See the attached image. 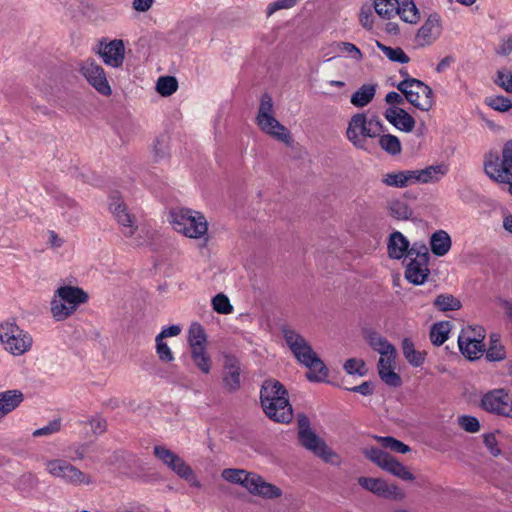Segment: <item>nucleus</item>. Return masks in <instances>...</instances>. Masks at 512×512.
Listing matches in <instances>:
<instances>
[{"label":"nucleus","instance_id":"nucleus-1","mask_svg":"<svg viewBox=\"0 0 512 512\" xmlns=\"http://www.w3.org/2000/svg\"><path fill=\"white\" fill-rule=\"evenodd\" d=\"M283 336L296 359L308 368L307 379L310 382H325L329 373L328 368L305 338L290 328L283 329Z\"/></svg>","mask_w":512,"mask_h":512},{"label":"nucleus","instance_id":"nucleus-2","mask_svg":"<svg viewBox=\"0 0 512 512\" xmlns=\"http://www.w3.org/2000/svg\"><path fill=\"white\" fill-rule=\"evenodd\" d=\"M283 336L296 359L308 368L307 379L310 382H325L329 373L328 368L305 338L290 328L283 329Z\"/></svg>","mask_w":512,"mask_h":512},{"label":"nucleus","instance_id":"nucleus-3","mask_svg":"<svg viewBox=\"0 0 512 512\" xmlns=\"http://www.w3.org/2000/svg\"><path fill=\"white\" fill-rule=\"evenodd\" d=\"M260 400L263 411L271 420L289 423L293 410L287 397V390L277 380H266L261 388Z\"/></svg>","mask_w":512,"mask_h":512},{"label":"nucleus","instance_id":"nucleus-4","mask_svg":"<svg viewBox=\"0 0 512 512\" xmlns=\"http://www.w3.org/2000/svg\"><path fill=\"white\" fill-rule=\"evenodd\" d=\"M384 131V126L377 116L368 117L366 113L359 112L351 116L345 136L356 148L365 152H372L368 139L377 138Z\"/></svg>","mask_w":512,"mask_h":512},{"label":"nucleus","instance_id":"nucleus-5","mask_svg":"<svg viewBox=\"0 0 512 512\" xmlns=\"http://www.w3.org/2000/svg\"><path fill=\"white\" fill-rule=\"evenodd\" d=\"M446 173L445 165H431L424 169L388 172L382 176V182L389 187L405 188L414 184L437 182Z\"/></svg>","mask_w":512,"mask_h":512},{"label":"nucleus","instance_id":"nucleus-6","mask_svg":"<svg viewBox=\"0 0 512 512\" xmlns=\"http://www.w3.org/2000/svg\"><path fill=\"white\" fill-rule=\"evenodd\" d=\"M255 122L258 128L271 138L287 146L293 144L290 131L274 115V103L270 95L263 94L261 96Z\"/></svg>","mask_w":512,"mask_h":512},{"label":"nucleus","instance_id":"nucleus-7","mask_svg":"<svg viewBox=\"0 0 512 512\" xmlns=\"http://www.w3.org/2000/svg\"><path fill=\"white\" fill-rule=\"evenodd\" d=\"M87 300L88 295L83 289L71 285L60 286L54 291L50 301L51 315L56 321H63Z\"/></svg>","mask_w":512,"mask_h":512},{"label":"nucleus","instance_id":"nucleus-8","mask_svg":"<svg viewBox=\"0 0 512 512\" xmlns=\"http://www.w3.org/2000/svg\"><path fill=\"white\" fill-rule=\"evenodd\" d=\"M221 477L227 482L243 486L251 494L262 498L272 499L281 496V490L278 487L244 469L226 468L222 471Z\"/></svg>","mask_w":512,"mask_h":512},{"label":"nucleus","instance_id":"nucleus-9","mask_svg":"<svg viewBox=\"0 0 512 512\" xmlns=\"http://www.w3.org/2000/svg\"><path fill=\"white\" fill-rule=\"evenodd\" d=\"M173 228L186 237L201 239L206 236L208 223L206 218L197 211L177 208L170 212Z\"/></svg>","mask_w":512,"mask_h":512},{"label":"nucleus","instance_id":"nucleus-10","mask_svg":"<svg viewBox=\"0 0 512 512\" xmlns=\"http://www.w3.org/2000/svg\"><path fill=\"white\" fill-rule=\"evenodd\" d=\"M45 471L52 477L58 478L66 484L73 486L89 485L91 478L62 458L43 459Z\"/></svg>","mask_w":512,"mask_h":512},{"label":"nucleus","instance_id":"nucleus-11","mask_svg":"<svg viewBox=\"0 0 512 512\" xmlns=\"http://www.w3.org/2000/svg\"><path fill=\"white\" fill-rule=\"evenodd\" d=\"M405 99L421 111H429L434 104L432 89L421 80L406 78L397 84Z\"/></svg>","mask_w":512,"mask_h":512},{"label":"nucleus","instance_id":"nucleus-12","mask_svg":"<svg viewBox=\"0 0 512 512\" xmlns=\"http://www.w3.org/2000/svg\"><path fill=\"white\" fill-rule=\"evenodd\" d=\"M0 342L13 355H22L32 346L31 336L15 323H0Z\"/></svg>","mask_w":512,"mask_h":512},{"label":"nucleus","instance_id":"nucleus-13","mask_svg":"<svg viewBox=\"0 0 512 512\" xmlns=\"http://www.w3.org/2000/svg\"><path fill=\"white\" fill-rule=\"evenodd\" d=\"M484 338L485 331L481 326L463 329L458 337V346L463 356L469 360L479 359L485 352Z\"/></svg>","mask_w":512,"mask_h":512},{"label":"nucleus","instance_id":"nucleus-14","mask_svg":"<svg viewBox=\"0 0 512 512\" xmlns=\"http://www.w3.org/2000/svg\"><path fill=\"white\" fill-rule=\"evenodd\" d=\"M363 453L369 460L392 475L405 481L414 480V475L408 468L387 452L376 447H370L365 448Z\"/></svg>","mask_w":512,"mask_h":512},{"label":"nucleus","instance_id":"nucleus-15","mask_svg":"<svg viewBox=\"0 0 512 512\" xmlns=\"http://www.w3.org/2000/svg\"><path fill=\"white\" fill-rule=\"evenodd\" d=\"M481 407L489 413L512 419V397L505 389H494L484 394Z\"/></svg>","mask_w":512,"mask_h":512},{"label":"nucleus","instance_id":"nucleus-16","mask_svg":"<svg viewBox=\"0 0 512 512\" xmlns=\"http://www.w3.org/2000/svg\"><path fill=\"white\" fill-rule=\"evenodd\" d=\"M486 174L495 181L512 180V141L507 142L502 150V158L489 159L485 162Z\"/></svg>","mask_w":512,"mask_h":512},{"label":"nucleus","instance_id":"nucleus-17","mask_svg":"<svg viewBox=\"0 0 512 512\" xmlns=\"http://www.w3.org/2000/svg\"><path fill=\"white\" fill-rule=\"evenodd\" d=\"M299 441L303 447L313 452L324 462L335 466H339L341 464L340 456L331 448H329L326 443L312 430L303 431L302 434L299 435Z\"/></svg>","mask_w":512,"mask_h":512},{"label":"nucleus","instance_id":"nucleus-18","mask_svg":"<svg viewBox=\"0 0 512 512\" xmlns=\"http://www.w3.org/2000/svg\"><path fill=\"white\" fill-rule=\"evenodd\" d=\"M443 20L437 12L430 13L414 36L418 47H427L434 44L442 35Z\"/></svg>","mask_w":512,"mask_h":512},{"label":"nucleus","instance_id":"nucleus-19","mask_svg":"<svg viewBox=\"0 0 512 512\" xmlns=\"http://www.w3.org/2000/svg\"><path fill=\"white\" fill-rule=\"evenodd\" d=\"M80 73L87 82L101 95L110 96L111 86L107 80L104 69L92 59H87L80 64Z\"/></svg>","mask_w":512,"mask_h":512},{"label":"nucleus","instance_id":"nucleus-20","mask_svg":"<svg viewBox=\"0 0 512 512\" xmlns=\"http://www.w3.org/2000/svg\"><path fill=\"white\" fill-rule=\"evenodd\" d=\"M109 209L120 225L122 233L126 237H132L138 230L136 218L128 212L127 206L122 199L118 196L111 197Z\"/></svg>","mask_w":512,"mask_h":512},{"label":"nucleus","instance_id":"nucleus-21","mask_svg":"<svg viewBox=\"0 0 512 512\" xmlns=\"http://www.w3.org/2000/svg\"><path fill=\"white\" fill-rule=\"evenodd\" d=\"M99 54L104 63L113 68H118L123 64L125 58V47L122 40H112L109 43L101 44Z\"/></svg>","mask_w":512,"mask_h":512},{"label":"nucleus","instance_id":"nucleus-22","mask_svg":"<svg viewBox=\"0 0 512 512\" xmlns=\"http://www.w3.org/2000/svg\"><path fill=\"white\" fill-rule=\"evenodd\" d=\"M385 119L392 124L396 129L409 133L415 127L414 118L404 109L398 106H392L385 110Z\"/></svg>","mask_w":512,"mask_h":512},{"label":"nucleus","instance_id":"nucleus-23","mask_svg":"<svg viewBox=\"0 0 512 512\" xmlns=\"http://www.w3.org/2000/svg\"><path fill=\"white\" fill-rule=\"evenodd\" d=\"M396 353L379 358L377 369L380 379L390 387H399L402 383L401 377L395 369Z\"/></svg>","mask_w":512,"mask_h":512},{"label":"nucleus","instance_id":"nucleus-24","mask_svg":"<svg viewBox=\"0 0 512 512\" xmlns=\"http://www.w3.org/2000/svg\"><path fill=\"white\" fill-rule=\"evenodd\" d=\"M223 382L230 391H236L241 386V368L237 358L231 355L224 356Z\"/></svg>","mask_w":512,"mask_h":512},{"label":"nucleus","instance_id":"nucleus-25","mask_svg":"<svg viewBox=\"0 0 512 512\" xmlns=\"http://www.w3.org/2000/svg\"><path fill=\"white\" fill-rule=\"evenodd\" d=\"M410 247L409 240L399 231L390 234L387 244L388 255L392 259H402L407 256Z\"/></svg>","mask_w":512,"mask_h":512},{"label":"nucleus","instance_id":"nucleus-26","mask_svg":"<svg viewBox=\"0 0 512 512\" xmlns=\"http://www.w3.org/2000/svg\"><path fill=\"white\" fill-rule=\"evenodd\" d=\"M430 274L427 263L410 259L405 270V278L414 285H422Z\"/></svg>","mask_w":512,"mask_h":512},{"label":"nucleus","instance_id":"nucleus-27","mask_svg":"<svg viewBox=\"0 0 512 512\" xmlns=\"http://www.w3.org/2000/svg\"><path fill=\"white\" fill-rule=\"evenodd\" d=\"M23 401V393L19 390L0 392V419L16 409Z\"/></svg>","mask_w":512,"mask_h":512},{"label":"nucleus","instance_id":"nucleus-28","mask_svg":"<svg viewBox=\"0 0 512 512\" xmlns=\"http://www.w3.org/2000/svg\"><path fill=\"white\" fill-rule=\"evenodd\" d=\"M375 94V84H363L351 95L350 102L357 108H363L374 99Z\"/></svg>","mask_w":512,"mask_h":512},{"label":"nucleus","instance_id":"nucleus-29","mask_svg":"<svg viewBox=\"0 0 512 512\" xmlns=\"http://www.w3.org/2000/svg\"><path fill=\"white\" fill-rule=\"evenodd\" d=\"M430 246L434 255L444 256L451 248V238L444 230L436 231L430 238Z\"/></svg>","mask_w":512,"mask_h":512},{"label":"nucleus","instance_id":"nucleus-30","mask_svg":"<svg viewBox=\"0 0 512 512\" xmlns=\"http://www.w3.org/2000/svg\"><path fill=\"white\" fill-rule=\"evenodd\" d=\"M189 353L195 367L203 374H209L212 368V359L208 353L207 346L189 349Z\"/></svg>","mask_w":512,"mask_h":512},{"label":"nucleus","instance_id":"nucleus-31","mask_svg":"<svg viewBox=\"0 0 512 512\" xmlns=\"http://www.w3.org/2000/svg\"><path fill=\"white\" fill-rule=\"evenodd\" d=\"M388 214L395 220H409L413 214L412 208L402 199H392L387 202Z\"/></svg>","mask_w":512,"mask_h":512},{"label":"nucleus","instance_id":"nucleus-32","mask_svg":"<svg viewBox=\"0 0 512 512\" xmlns=\"http://www.w3.org/2000/svg\"><path fill=\"white\" fill-rule=\"evenodd\" d=\"M402 352L405 359L413 367H419L425 361L426 353L415 349L414 343L409 338L403 339Z\"/></svg>","mask_w":512,"mask_h":512},{"label":"nucleus","instance_id":"nucleus-33","mask_svg":"<svg viewBox=\"0 0 512 512\" xmlns=\"http://www.w3.org/2000/svg\"><path fill=\"white\" fill-rule=\"evenodd\" d=\"M396 15H398L402 21L409 24H416L421 18L420 12L413 0H403L401 3L399 2Z\"/></svg>","mask_w":512,"mask_h":512},{"label":"nucleus","instance_id":"nucleus-34","mask_svg":"<svg viewBox=\"0 0 512 512\" xmlns=\"http://www.w3.org/2000/svg\"><path fill=\"white\" fill-rule=\"evenodd\" d=\"M368 343L373 350L380 354V357L396 353L395 347L380 334L373 332L368 336Z\"/></svg>","mask_w":512,"mask_h":512},{"label":"nucleus","instance_id":"nucleus-35","mask_svg":"<svg viewBox=\"0 0 512 512\" xmlns=\"http://www.w3.org/2000/svg\"><path fill=\"white\" fill-rule=\"evenodd\" d=\"M187 342L189 349L207 346V335L205 329L199 323H193L190 326Z\"/></svg>","mask_w":512,"mask_h":512},{"label":"nucleus","instance_id":"nucleus-36","mask_svg":"<svg viewBox=\"0 0 512 512\" xmlns=\"http://www.w3.org/2000/svg\"><path fill=\"white\" fill-rule=\"evenodd\" d=\"M451 324L449 321L435 323L430 330V340L435 346H441L450 333Z\"/></svg>","mask_w":512,"mask_h":512},{"label":"nucleus","instance_id":"nucleus-37","mask_svg":"<svg viewBox=\"0 0 512 512\" xmlns=\"http://www.w3.org/2000/svg\"><path fill=\"white\" fill-rule=\"evenodd\" d=\"M55 201L63 210V215H65L69 220L78 218L80 209L78 204L73 199L64 194H59L55 196Z\"/></svg>","mask_w":512,"mask_h":512},{"label":"nucleus","instance_id":"nucleus-38","mask_svg":"<svg viewBox=\"0 0 512 512\" xmlns=\"http://www.w3.org/2000/svg\"><path fill=\"white\" fill-rule=\"evenodd\" d=\"M378 137V144L386 153L392 156L401 153L402 146L397 136L392 134H380Z\"/></svg>","mask_w":512,"mask_h":512},{"label":"nucleus","instance_id":"nucleus-39","mask_svg":"<svg viewBox=\"0 0 512 512\" xmlns=\"http://www.w3.org/2000/svg\"><path fill=\"white\" fill-rule=\"evenodd\" d=\"M398 8V0H374V9L381 18L391 19L396 15Z\"/></svg>","mask_w":512,"mask_h":512},{"label":"nucleus","instance_id":"nucleus-40","mask_svg":"<svg viewBox=\"0 0 512 512\" xmlns=\"http://www.w3.org/2000/svg\"><path fill=\"white\" fill-rule=\"evenodd\" d=\"M434 306L443 312L456 311L461 308V302L450 294H440L434 300Z\"/></svg>","mask_w":512,"mask_h":512},{"label":"nucleus","instance_id":"nucleus-41","mask_svg":"<svg viewBox=\"0 0 512 512\" xmlns=\"http://www.w3.org/2000/svg\"><path fill=\"white\" fill-rule=\"evenodd\" d=\"M506 357L504 346L500 343L499 336L492 334L490 336V346L486 351L488 361H501Z\"/></svg>","mask_w":512,"mask_h":512},{"label":"nucleus","instance_id":"nucleus-42","mask_svg":"<svg viewBox=\"0 0 512 512\" xmlns=\"http://www.w3.org/2000/svg\"><path fill=\"white\" fill-rule=\"evenodd\" d=\"M377 47L381 52L390 60L393 62H398L401 64L408 63L409 57L404 52V50L400 47H390L386 46L381 42L376 43Z\"/></svg>","mask_w":512,"mask_h":512},{"label":"nucleus","instance_id":"nucleus-43","mask_svg":"<svg viewBox=\"0 0 512 512\" xmlns=\"http://www.w3.org/2000/svg\"><path fill=\"white\" fill-rule=\"evenodd\" d=\"M152 153L155 161H160L169 156V138L161 135L155 139L152 145Z\"/></svg>","mask_w":512,"mask_h":512},{"label":"nucleus","instance_id":"nucleus-44","mask_svg":"<svg viewBox=\"0 0 512 512\" xmlns=\"http://www.w3.org/2000/svg\"><path fill=\"white\" fill-rule=\"evenodd\" d=\"M374 439L380 442L384 448L390 449L391 451L401 454H406L410 452V447L408 445L391 436H374Z\"/></svg>","mask_w":512,"mask_h":512},{"label":"nucleus","instance_id":"nucleus-45","mask_svg":"<svg viewBox=\"0 0 512 512\" xmlns=\"http://www.w3.org/2000/svg\"><path fill=\"white\" fill-rule=\"evenodd\" d=\"M178 88V82L175 77L163 76L160 77L156 84L157 92L164 97L172 95Z\"/></svg>","mask_w":512,"mask_h":512},{"label":"nucleus","instance_id":"nucleus-46","mask_svg":"<svg viewBox=\"0 0 512 512\" xmlns=\"http://www.w3.org/2000/svg\"><path fill=\"white\" fill-rule=\"evenodd\" d=\"M407 256L415 261H419L423 263L429 262L430 255L427 246L424 243H414L411 247H409V251Z\"/></svg>","mask_w":512,"mask_h":512},{"label":"nucleus","instance_id":"nucleus-47","mask_svg":"<svg viewBox=\"0 0 512 512\" xmlns=\"http://www.w3.org/2000/svg\"><path fill=\"white\" fill-rule=\"evenodd\" d=\"M155 350L161 362L171 363L174 361V354L164 339L158 337L155 338Z\"/></svg>","mask_w":512,"mask_h":512},{"label":"nucleus","instance_id":"nucleus-48","mask_svg":"<svg viewBox=\"0 0 512 512\" xmlns=\"http://www.w3.org/2000/svg\"><path fill=\"white\" fill-rule=\"evenodd\" d=\"M385 482V480L380 478L360 477L358 479L359 485L378 496L380 495L382 488L385 487Z\"/></svg>","mask_w":512,"mask_h":512},{"label":"nucleus","instance_id":"nucleus-49","mask_svg":"<svg viewBox=\"0 0 512 512\" xmlns=\"http://www.w3.org/2000/svg\"><path fill=\"white\" fill-rule=\"evenodd\" d=\"M212 306L219 314H230L233 311V306L230 304L228 297L222 293L213 297Z\"/></svg>","mask_w":512,"mask_h":512},{"label":"nucleus","instance_id":"nucleus-50","mask_svg":"<svg viewBox=\"0 0 512 512\" xmlns=\"http://www.w3.org/2000/svg\"><path fill=\"white\" fill-rule=\"evenodd\" d=\"M485 102L489 107L500 112H506L512 107L511 100L504 96L487 97Z\"/></svg>","mask_w":512,"mask_h":512},{"label":"nucleus","instance_id":"nucleus-51","mask_svg":"<svg viewBox=\"0 0 512 512\" xmlns=\"http://www.w3.org/2000/svg\"><path fill=\"white\" fill-rule=\"evenodd\" d=\"M344 369L348 374H357L364 376L367 372L365 362L361 359L350 358L344 364Z\"/></svg>","mask_w":512,"mask_h":512},{"label":"nucleus","instance_id":"nucleus-52","mask_svg":"<svg viewBox=\"0 0 512 512\" xmlns=\"http://www.w3.org/2000/svg\"><path fill=\"white\" fill-rule=\"evenodd\" d=\"M38 479L32 473H25L19 477L16 483L17 489L22 492H30L37 486Z\"/></svg>","mask_w":512,"mask_h":512},{"label":"nucleus","instance_id":"nucleus-53","mask_svg":"<svg viewBox=\"0 0 512 512\" xmlns=\"http://www.w3.org/2000/svg\"><path fill=\"white\" fill-rule=\"evenodd\" d=\"M496 84L503 88L506 92H512V72L508 69H500L497 72Z\"/></svg>","mask_w":512,"mask_h":512},{"label":"nucleus","instance_id":"nucleus-54","mask_svg":"<svg viewBox=\"0 0 512 512\" xmlns=\"http://www.w3.org/2000/svg\"><path fill=\"white\" fill-rule=\"evenodd\" d=\"M337 48L341 53L347 54L356 61H361L363 58L362 52L358 47L350 42H338Z\"/></svg>","mask_w":512,"mask_h":512},{"label":"nucleus","instance_id":"nucleus-55","mask_svg":"<svg viewBox=\"0 0 512 512\" xmlns=\"http://www.w3.org/2000/svg\"><path fill=\"white\" fill-rule=\"evenodd\" d=\"M169 470H171L173 473H175L178 477L182 475L190 467L186 463V461L180 457L177 453L172 457V460L169 461V463L165 466Z\"/></svg>","mask_w":512,"mask_h":512},{"label":"nucleus","instance_id":"nucleus-56","mask_svg":"<svg viewBox=\"0 0 512 512\" xmlns=\"http://www.w3.org/2000/svg\"><path fill=\"white\" fill-rule=\"evenodd\" d=\"M61 429V421L59 419H55L49 422L46 426L36 429L33 431V437H42V436H50L59 432Z\"/></svg>","mask_w":512,"mask_h":512},{"label":"nucleus","instance_id":"nucleus-57","mask_svg":"<svg viewBox=\"0 0 512 512\" xmlns=\"http://www.w3.org/2000/svg\"><path fill=\"white\" fill-rule=\"evenodd\" d=\"M153 454L157 460L166 466L176 453L165 445H155L153 448Z\"/></svg>","mask_w":512,"mask_h":512},{"label":"nucleus","instance_id":"nucleus-58","mask_svg":"<svg viewBox=\"0 0 512 512\" xmlns=\"http://www.w3.org/2000/svg\"><path fill=\"white\" fill-rule=\"evenodd\" d=\"M379 496L386 499L402 500L405 495L398 486L385 482V487L382 488Z\"/></svg>","mask_w":512,"mask_h":512},{"label":"nucleus","instance_id":"nucleus-59","mask_svg":"<svg viewBox=\"0 0 512 512\" xmlns=\"http://www.w3.org/2000/svg\"><path fill=\"white\" fill-rule=\"evenodd\" d=\"M459 425L462 429L469 433H476L480 429V423L476 417L464 415L458 419Z\"/></svg>","mask_w":512,"mask_h":512},{"label":"nucleus","instance_id":"nucleus-60","mask_svg":"<svg viewBox=\"0 0 512 512\" xmlns=\"http://www.w3.org/2000/svg\"><path fill=\"white\" fill-rule=\"evenodd\" d=\"M359 21L366 29H372L374 24V14L370 6H363L360 10Z\"/></svg>","mask_w":512,"mask_h":512},{"label":"nucleus","instance_id":"nucleus-61","mask_svg":"<svg viewBox=\"0 0 512 512\" xmlns=\"http://www.w3.org/2000/svg\"><path fill=\"white\" fill-rule=\"evenodd\" d=\"M299 0H277L272 2L267 7V14L270 16L278 10L290 9L294 7Z\"/></svg>","mask_w":512,"mask_h":512},{"label":"nucleus","instance_id":"nucleus-62","mask_svg":"<svg viewBox=\"0 0 512 512\" xmlns=\"http://www.w3.org/2000/svg\"><path fill=\"white\" fill-rule=\"evenodd\" d=\"M93 434L100 435L106 431V421L100 416H94L89 420Z\"/></svg>","mask_w":512,"mask_h":512},{"label":"nucleus","instance_id":"nucleus-63","mask_svg":"<svg viewBox=\"0 0 512 512\" xmlns=\"http://www.w3.org/2000/svg\"><path fill=\"white\" fill-rule=\"evenodd\" d=\"M179 478L188 482L189 485L192 487H195V488L201 487V483L197 479V476H196L194 470L191 468V466L188 469H186V471L184 473H182V475Z\"/></svg>","mask_w":512,"mask_h":512},{"label":"nucleus","instance_id":"nucleus-64","mask_svg":"<svg viewBox=\"0 0 512 512\" xmlns=\"http://www.w3.org/2000/svg\"><path fill=\"white\" fill-rule=\"evenodd\" d=\"M512 52V35L508 36L506 39H503L499 47L497 48V53L499 55H508Z\"/></svg>","mask_w":512,"mask_h":512}]
</instances>
